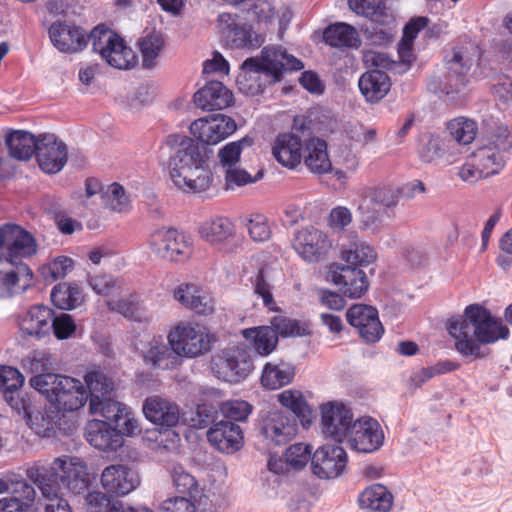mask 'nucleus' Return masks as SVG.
Wrapping results in <instances>:
<instances>
[{
    "instance_id": "obj_1",
    "label": "nucleus",
    "mask_w": 512,
    "mask_h": 512,
    "mask_svg": "<svg viewBox=\"0 0 512 512\" xmlns=\"http://www.w3.org/2000/svg\"><path fill=\"white\" fill-rule=\"evenodd\" d=\"M168 154L167 165L170 178L175 186L187 192L207 190L213 181L209 161L213 149L195 139L181 134H169L160 147V157Z\"/></svg>"
},
{
    "instance_id": "obj_2",
    "label": "nucleus",
    "mask_w": 512,
    "mask_h": 512,
    "mask_svg": "<svg viewBox=\"0 0 512 512\" xmlns=\"http://www.w3.org/2000/svg\"><path fill=\"white\" fill-rule=\"evenodd\" d=\"M53 45L61 52L81 51L91 41L92 49L113 68L128 70L137 64V56L124 39L104 25L96 26L89 35L70 22H56L49 28Z\"/></svg>"
},
{
    "instance_id": "obj_3",
    "label": "nucleus",
    "mask_w": 512,
    "mask_h": 512,
    "mask_svg": "<svg viewBox=\"0 0 512 512\" xmlns=\"http://www.w3.org/2000/svg\"><path fill=\"white\" fill-rule=\"evenodd\" d=\"M447 331L455 340L456 351L464 357L483 359L491 345L509 337V328L483 305L475 303L465 307L462 315L453 316L447 322Z\"/></svg>"
},
{
    "instance_id": "obj_4",
    "label": "nucleus",
    "mask_w": 512,
    "mask_h": 512,
    "mask_svg": "<svg viewBox=\"0 0 512 512\" xmlns=\"http://www.w3.org/2000/svg\"><path fill=\"white\" fill-rule=\"evenodd\" d=\"M28 479L41 491L44 512H72L64 491L80 495L88 489L84 466L78 459L61 456L50 465H34L27 469Z\"/></svg>"
},
{
    "instance_id": "obj_5",
    "label": "nucleus",
    "mask_w": 512,
    "mask_h": 512,
    "mask_svg": "<svg viewBox=\"0 0 512 512\" xmlns=\"http://www.w3.org/2000/svg\"><path fill=\"white\" fill-rule=\"evenodd\" d=\"M30 385L44 395L60 413L77 411L88 400V392L82 382L69 376L36 375L30 378Z\"/></svg>"
},
{
    "instance_id": "obj_6",
    "label": "nucleus",
    "mask_w": 512,
    "mask_h": 512,
    "mask_svg": "<svg viewBox=\"0 0 512 512\" xmlns=\"http://www.w3.org/2000/svg\"><path fill=\"white\" fill-rule=\"evenodd\" d=\"M36 241L31 233L17 224L0 226V265H26L23 259L36 253Z\"/></svg>"
},
{
    "instance_id": "obj_7",
    "label": "nucleus",
    "mask_w": 512,
    "mask_h": 512,
    "mask_svg": "<svg viewBox=\"0 0 512 512\" xmlns=\"http://www.w3.org/2000/svg\"><path fill=\"white\" fill-rule=\"evenodd\" d=\"M303 67L301 60L275 46L263 48L261 59L251 57L241 64L242 70L256 74L265 73L271 76L274 82L279 81L284 73L299 71Z\"/></svg>"
},
{
    "instance_id": "obj_8",
    "label": "nucleus",
    "mask_w": 512,
    "mask_h": 512,
    "mask_svg": "<svg viewBox=\"0 0 512 512\" xmlns=\"http://www.w3.org/2000/svg\"><path fill=\"white\" fill-rule=\"evenodd\" d=\"M214 337L205 327L179 323L168 335V342L177 356L197 357L208 352Z\"/></svg>"
},
{
    "instance_id": "obj_9",
    "label": "nucleus",
    "mask_w": 512,
    "mask_h": 512,
    "mask_svg": "<svg viewBox=\"0 0 512 512\" xmlns=\"http://www.w3.org/2000/svg\"><path fill=\"white\" fill-rule=\"evenodd\" d=\"M253 369L249 351L242 347L223 349L211 359V370L218 378L230 383L245 379Z\"/></svg>"
},
{
    "instance_id": "obj_10",
    "label": "nucleus",
    "mask_w": 512,
    "mask_h": 512,
    "mask_svg": "<svg viewBox=\"0 0 512 512\" xmlns=\"http://www.w3.org/2000/svg\"><path fill=\"white\" fill-rule=\"evenodd\" d=\"M191 238L174 228H160L155 230L149 239L151 251L158 257L181 262L188 259L192 252Z\"/></svg>"
},
{
    "instance_id": "obj_11",
    "label": "nucleus",
    "mask_w": 512,
    "mask_h": 512,
    "mask_svg": "<svg viewBox=\"0 0 512 512\" xmlns=\"http://www.w3.org/2000/svg\"><path fill=\"white\" fill-rule=\"evenodd\" d=\"M512 149V134L507 129H499L491 141L479 147L472 154L482 173L487 177L498 174L506 164Z\"/></svg>"
},
{
    "instance_id": "obj_12",
    "label": "nucleus",
    "mask_w": 512,
    "mask_h": 512,
    "mask_svg": "<svg viewBox=\"0 0 512 512\" xmlns=\"http://www.w3.org/2000/svg\"><path fill=\"white\" fill-rule=\"evenodd\" d=\"M25 381L17 368L0 366V392L9 406L26 421L35 408L27 393L20 390Z\"/></svg>"
},
{
    "instance_id": "obj_13",
    "label": "nucleus",
    "mask_w": 512,
    "mask_h": 512,
    "mask_svg": "<svg viewBox=\"0 0 512 512\" xmlns=\"http://www.w3.org/2000/svg\"><path fill=\"white\" fill-rule=\"evenodd\" d=\"M236 128L233 118L218 113L196 119L190 124L189 130L193 139L210 147L226 139L235 132Z\"/></svg>"
},
{
    "instance_id": "obj_14",
    "label": "nucleus",
    "mask_w": 512,
    "mask_h": 512,
    "mask_svg": "<svg viewBox=\"0 0 512 512\" xmlns=\"http://www.w3.org/2000/svg\"><path fill=\"white\" fill-rule=\"evenodd\" d=\"M354 423L352 411L342 403L329 402L321 407L322 433L326 438L342 443Z\"/></svg>"
},
{
    "instance_id": "obj_15",
    "label": "nucleus",
    "mask_w": 512,
    "mask_h": 512,
    "mask_svg": "<svg viewBox=\"0 0 512 512\" xmlns=\"http://www.w3.org/2000/svg\"><path fill=\"white\" fill-rule=\"evenodd\" d=\"M347 441L352 450L373 453L383 445L384 433L376 419L365 416L355 420Z\"/></svg>"
},
{
    "instance_id": "obj_16",
    "label": "nucleus",
    "mask_w": 512,
    "mask_h": 512,
    "mask_svg": "<svg viewBox=\"0 0 512 512\" xmlns=\"http://www.w3.org/2000/svg\"><path fill=\"white\" fill-rule=\"evenodd\" d=\"M347 460V453L343 447L322 445L311 457V469L320 479H334L344 473Z\"/></svg>"
},
{
    "instance_id": "obj_17",
    "label": "nucleus",
    "mask_w": 512,
    "mask_h": 512,
    "mask_svg": "<svg viewBox=\"0 0 512 512\" xmlns=\"http://www.w3.org/2000/svg\"><path fill=\"white\" fill-rule=\"evenodd\" d=\"M328 279L338 287L344 296L351 299L360 298L369 288L366 273L349 264H331Z\"/></svg>"
},
{
    "instance_id": "obj_18",
    "label": "nucleus",
    "mask_w": 512,
    "mask_h": 512,
    "mask_svg": "<svg viewBox=\"0 0 512 512\" xmlns=\"http://www.w3.org/2000/svg\"><path fill=\"white\" fill-rule=\"evenodd\" d=\"M261 434L275 446L285 445L290 442L298 432V422L295 415L287 411L274 410L262 420Z\"/></svg>"
},
{
    "instance_id": "obj_19",
    "label": "nucleus",
    "mask_w": 512,
    "mask_h": 512,
    "mask_svg": "<svg viewBox=\"0 0 512 512\" xmlns=\"http://www.w3.org/2000/svg\"><path fill=\"white\" fill-rule=\"evenodd\" d=\"M346 319L352 327L358 330L359 336L367 343L378 342L384 333L378 310L373 306L355 304L347 310Z\"/></svg>"
},
{
    "instance_id": "obj_20",
    "label": "nucleus",
    "mask_w": 512,
    "mask_h": 512,
    "mask_svg": "<svg viewBox=\"0 0 512 512\" xmlns=\"http://www.w3.org/2000/svg\"><path fill=\"white\" fill-rule=\"evenodd\" d=\"M140 484L138 472L123 464L107 466L101 475V485L108 494L125 496L134 491Z\"/></svg>"
},
{
    "instance_id": "obj_21",
    "label": "nucleus",
    "mask_w": 512,
    "mask_h": 512,
    "mask_svg": "<svg viewBox=\"0 0 512 512\" xmlns=\"http://www.w3.org/2000/svg\"><path fill=\"white\" fill-rule=\"evenodd\" d=\"M143 363L150 369L168 370L173 367L177 357L171 345L162 336H148L141 340L137 347Z\"/></svg>"
},
{
    "instance_id": "obj_22",
    "label": "nucleus",
    "mask_w": 512,
    "mask_h": 512,
    "mask_svg": "<svg viewBox=\"0 0 512 512\" xmlns=\"http://www.w3.org/2000/svg\"><path fill=\"white\" fill-rule=\"evenodd\" d=\"M89 411L91 414L102 416L106 422L114 423L117 427L122 428L126 436L140 432L138 422L132 411L125 404L113 400L109 396L99 399L95 411Z\"/></svg>"
},
{
    "instance_id": "obj_23",
    "label": "nucleus",
    "mask_w": 512,
    "mask_h": 512,
    "mask_svg": "<svg viewBox=\"0 0 512 512\" xmlns=\"http://www.w3.org/2000/svg\"><path fill=\"white\" fill-rule=\"evenodd\" d=\"M219 21L222 25L221 40L229 48H256L261 45L262 40L250 25L235 21L230 14H221Z\"/></svg>"
},
{
    "instance_id": "obj_24",
    "label": "nucleus",
    "mask_w": 512,
    "mask_h": 512,
    "mask_svg": "<svg viewBox=\"0 0 512 512\" xmlns=\"http://www.w3.org/2000/svg\"><path fill=\"white\" fill-rule=\"evenodd\" d=\"M36 157L43 172L56 174L67 162V146L54 134H41Z\"/></svg>"
},
{
    "instance_id": "obj_25",
    "label": "nucleus",
    "mask_w": 512,
    "mask_h": 512,
    "mask_svg": "<svg viewBox=\"0 0 512 512\" xmlns=\"http://www.w3.org/2000/svg\"><path fill=\"white\" fill-rule=\"evenodd\" d=\"M326 234L314 227L299 230L294 238L295 251L307 262H318L330 248Z\"/></svg>"
},
{
    "instance_id": "obj_26",
    "label": "nucleus",
    "mask_w": 512,
    "mask_h": 512,
    "mask_svg": "<svg viewBox=\"0 0 512 512\" xmlns=\"http://www.w3.org/2000/svg\"><path fill=\"white\" fill-rule=\"evenodd\" d=\"M124 435L122 428L99 419L88 421L85 428L87 441L100 451H117L123 445Z\"/></svg>"
},
{
    "instance_id": "obj_27",
    "label": "nucleus",
    "mask_w": 512,
    "mask_h": 512,
    "mask_svg": "<svg viewBox=\"0 0 512 512\" xmlns=\"http://www.w3.org/2000/svg\"><path fill=\"white\" fill-rule=\"evenodd\" d=\"M143 414L147 420L160 429L176 427L181 420L179 406L160 396L148 397L143 403Z\"/></svg>"
},
{
    "instance_id": "obj_28",
    "label": "nucleus",
    "mask_w": 512,
    "mask_h": 512,
    "mask_svg": "<svg viewBox=\"0 0 512 512\" xmlns=\"http://www.w3.org/2000/svg\"><path fill=\"white\" fill-rule=\"evenodd\" d=\"M210 444L218 451L232 454L240 450L243 445V432L237 423L231 421H217L207 432Z\"/></svg>"
},
{
    "instance_id": "obj_29",
    "label": "nucleus",
    "mask_w": 512,
    "mask_h": 512,
    "mask_svg": "<svg viewBox=\"0 0 512 512\" xmlns=\"http://www.w3.org/2000/svg\"><path fill=\"white\" fill-rule=\"evenodd\" d=\"M51 319V308L45 305H33L20 318L19 328L27 337L42 340L52 332Z\"/></svg>"
},
{
    "instance_id": "obj_30",
    "label": "nucleus",
    "mask_w": 512,
    "mask_h": 512,
    "mask_svg": "<svg viewBox=\"0 0 512 512\" xmlns=\"http://www.w3.org/2000/svg\"><path fill=\"white\" fill-rule=\"evenodd\" d=\"M232 92L220 81H208L194 94V102L202 110H222L233 104Z\"/></svg>"
},
{
    "instance_id": "obj_31",
    "label": "nucleus",
    "mask_w": 512,
    "mask_h": 512,
    "mask_svg": "<svg viewBox=\"0 0 512 512\" xmlns=\"http://www.w3.org/2000/svg\"><path fill=\"white\" fill-rule=\"evenodd\" d=\"M32 280L33 272L28 265L0 269V299L24 293Z\"/></svg>"
},
{
    "instance_id": "obj_32",
    "label": "nucleus",
    "mask_w": 512,
    "mask_h": 512,
    "mask_svg": "<svg viewBox=\"0 0 512 512\" xmlns=\"http://www.w3.org/2000/svg\"><path fill=\"white\" fill-rule=\"evenodd\" d=\"M303 140L294 133L279 134L273 144L272 154L284 167L293 169L302 159Z\"/></svg>"
},
{
    "instance_id": "obj_33",
    "label": "nucleus",
    "mask_w": 512,
    "mask_h": 512,
    "mask_svg": "<svg viewBox=\"0 0 512 512\" xmlns=\"http://www.w3.org/2000/svg\"><path fill=\"white\" fill-rule=\"evenodd\" d=\"M361 94L369 103H378L390 91L391 81L385 71L370 69L358 81Z\"/></svg>"
},
{
    "instance_id": "obj_34",
    "label": "nucleus",
    "mask_w": 512,
    "mask_h": 512,
    "mask_svg": "<svg viewBox=\"0 0 512 512\" xmlns=\"http://www.w3.org/2000/svg\"><path fill=\"white\" fill-rule=\"evenodd\" d=\"M5 142L11 157L17 160H28L34 154L36 155L40 136L24 130H12L5 136Z\"/></svg>"
},
{
    "instance_id": "obj_35",
    "label": "nucleus",
    "mask_w": 512,
    "mask_h": 512,
    "mask_svg": "<svg viewBox=\"0 0 512 512\" xmlns=\"http://www.w3.org/2000/svg\"><path fill=\"white\" fill-rule=\"evenodd\" d=\"M174 298L198 314L208 315L214 311L212 298L204 294L193 284H181L178 286L174 291Z\"/></svg>"
},
{
    "instance_id": "obj_36",
    "label": "nucleus",
    "mask_w": 512,
    "mask_h": 512,
    "mask_svg": "<svg viewBox=\"0 0 512 512\" xmlns=\"http://www.w3.org/2000/svg\"><path fill=\"white\" fill-rule=\"evenodd\" d=\"M60 414L53 406L45 410L34 408L26 423L38 436L51 437L55 435L56 429L62 430Z\"/></svg>"
},
{
    "instance_id": "obj_37",
    "label": "nucleus",
    "mask_w": 512,
    "mask_h": 512,
    "mask_svg": "<svg viewBox=\"0 0 512 512\" xmlns=\"http://www.w3.org/2000/svg\"><path fill=\"white\" fill-rule=\"evenodd\" d=\"M324 42L335 48H358L361 41L357 30L346 23L329 25L323 32Z\"/></svg>"
},
{
    "instance_id": "obj_38",
    "label": "nucleus",
    "mask_w": 512,
    "mask_h": 512,
    "mask_svg": "<svg viewBox=\"0 0 512 512\" xmlns=\"http://www.w3.org/2000/svg\"><path fill=\"white\" fill-rule=\"evenodd\" d=\"M304 163L315 174H325L332 170V163L327 153V143L320 138H310L306 143Z\"/></svg>"
},
{
    "instance_id": "obj_39",
    "label": "nucleus",
    "mask_w": 512,
    "mask_h": 512,
    "mask_svg": "<svg viewBox=\"0 0 512 512\" xmlns=\"http://www.w3.org/2000/svg\"><path fill=\"white\" fill-rule=\"evenodd\" d=\"M359 506L369 512H388L393 504L391 492L382 484L367 487L358 497Z\"/></svg>"
},
{
    "instance_id": "obj_40",
    "label": "nucleus",
    "mask_w": 512,
    "mask_h": 512,
    "mask_svg": "<svg viewBox=\"0 0 512 512\" xmlns=\"http://www.w3.org/2000/svg\"><path fill=\"white\" fill-rule=\"evenodd\" d=\"M282 406L287 408L289 414L295 415L296 422L300 421L304 428L312 423V409L307 404L303 394L297 390H284L278 396Z\"/></svg>"
},
{
    "instance_id": "obj_41",
    "label": "nucleus",
    "mask_w": 512,
    "mask_h": 512,
    "mask_svg": "<svg viewBox=\"0 0 512 512\" xmlns=\"http://www.w3.org/2000/svg\"><path fill=\"white\" fill-rule=\"evenodd\" d=\"M200 236L211 244L223 243L235 233V226L230 219L223 216L211 218L199 227Z\"/></svg>"
},
{
    "instance_id": "obj_42",
    "label": "nucleus",
    "mask_w": 512,
    "mask_h": 512,
    "mask_svg": "<svg viewBox=\"0 0 512 512\" xmlns=\"http://www.w3.org/2000/svg\"><path fill=\"white\" fill-rule=\"evenodd\" d=\"M295 377V367L286 362L272 364L268 362L262 371L261 384L271 390L290 384Z\"/></svg>"
},
{
    "instance_id": "obj_43",
    "label": "nucleus",
    "mask_w": 512,
    "mask_h": 512,
    "mask_svg": "<svg viewBox=\"0 0 512 512\" xmlns=\"http://www.w3.org/2000/svg\"><path fill=\"white\" fill-rule=\"evenodd\" d=\"M349 8L373 23H388L393 13L388 9L386 0H348Z\"/></svg>"
},
{
    "instance_id": "obj_44",
    "label": "nucleus",
    "mask_w": 512,
    "mask_h": 512,
    "mask_svg": "<svg viewBox=\"0 0 512 512\" xmlns=\"http://www.w3.org/2000/svg\"><path fill=\"white\" fill-rule=\"evenodd\" d=\"M87 386L89 410H94L98 405V400L106 396L114 390L113 380L100 370L89 371L85 375Z\"/></svg>"
},
{
    "instance_id": "obj_45",
    "label": "nucleus",
    "mask_w": 512,
    "mask_h": 512,
    "mask_svg": "<svg viewBox=\"0 0 512 512\" xmlns=\"http://www.w3.org/2000/svg\"><path fill=\"white\" fill-rule=\"evenodd\" d=\"M242 334L246 340L252 341L255 351L261 356H267L276 348L277 333L270 326H259L244 329Z\"/></svg>"
},
{
    "instance_id": "obj_46",
    "label": "nucleus",
    "mask_w": 512,
    "mask_h": 512,
    "mask_svg": "<svg viewBox=\"0 0 512 512\" xmlns=\"http://www.w3.org/2000/svg\"><path fill=\"white\" fill-rule=\"evenodd\" d=\"M51 301L61 310H72L84 300L81 288L77 284L59 283L55 285L50 294Z\"/></svg>"
},
{
    "instance_id": "obj_47",
    "label": "nucleus",
    "mask_w": 512,
    "mask_h": 512,
    "mask_svg": "<svg viewBox=\"0 0 512 512\" xmlns=\"http://www.w3.org/2000/svg\"><path fill=\"white\" fill-rule=\"evenodd\" d=\"M342 259L352 266H366L376 259V252L372 246L354 237L347 246L341 250Z\"/></svg>"
},
{
    "instance_id": "obj_48",
    "label": "nucleus",
    "mask_w": 512,
    "mask_h": 512,
    "mask_svg": "<svg viewBox=\"0 0 512 512\" xmlns=\"http://www.w3.org/2000/svg\"><path fill=\"white\" fill-rule=\"evenodd\" d=\"M447 131L459 145H468L476 138L478 126L472 119L458 117L448 122Z\"/></svg>"
},
{
    "instance_id": "obj_49",
    "label": "nucleus",
    "mask_w": 512,
    "mask_h": 512,
    "mask_svg": "<svg viewBox=\"0 0 512 512\" xmlns=\"http://www.w3.org/2000/svg\"><path fill=\"white\" fill-rule=\"evenodd\" d=\"M183 421L189 426L203 429L208 427L210 424L217 422V410L216 407L211 403H200L196 408L189 413L182 414Z\"/></svg>"
},
{
    "instance_id": "obj_50",
    "label": "nucleus",
    "mask_w": 512,
    "mask_h": 512,
    "mask_svg": "<svg viewBox=\"0 0 512 512\" xmlns=\"http://www.w3.org/2000/svg\"><path fill=\"white\" fill-rule=\"evenodd\" d=\"M74 268V261L68 256H58L40 268V274L46 282L63 279Z\"/></svg>"
},
{
    "instance_id": "obj_51",
    "label": "nucleus",
    "mask_w": 512,
    "mask_h": 512,
    "mask_svg": "<svg viewBox=\"0 0 512 512\" xmlns=\"http://www.w3.org/2000/svg\"><path fill=\"white\" fill-rule=\"evenodd\" d=\"M275 329L277 337H296L309 334L306 323L285 316H275L271 320V326Z\"/></svg>"
},
{
    "instance_id": "obj_52",
    "label": "nucleus",
    "mask_w": 512,
    "mask_h": 512,
    "mask_svg": "<svg viewBox=\"0 0 512 512\" xmlns=\"http://www.w3.org/2000/svg\"><path fill=\"white\" fill-rule=\"evenodd\" d=\"M459 367L460 364L458 362L451 360H440L435 365L423 367L419 371L415 372L411 379L415 386L420 387L433 377L455 371Z\"/></svg>"
},
{
    "instance_id": "obj_53",
    "label": "nucleus",
    "mask_w": 512,
    "mask_h": 512,
    "mask_svg": "<svg viewBox=\"0 0 512 512\" xmlns=\"http://www.w3.org/2000/svg\"><path fill=\"white\" fill-rule=\"evenodd\" d=\"M252 144L253 139L249 136L225 144L218 152L220 163L226 169L236 165L243 149Z\"/></svg>"
},
{
    "instance_id": "obj_54",
    "label": "nucleus",
    "mask_w": 512,
    "mask_h": 512,
    "mask_svg": "<svg viewBox=\"0 0 512 512\" xmlns=\"http://www.w3.org/2000/svg\"><path fill=\"white\" fill-rule=\"evenodd\" d=\"M395 28V17L392 15V20L388 23L371 22V25L365 28L364 34L372 44L382 46L392 40Z\"/></svg>"
},
{
    "instance_id": "obj_55",
    "label": "nucleus",
    "mask_w": 512,
    "mask_h": 512,
    "mask_svg": "<svg viewBox=\"0 0 512 512\" xmlns=\"http://www.w3.org/2000/svg\"><path fill=\"white\" fill-rule=\"evenodd\" d=\"M222 419L219 421H231L233 423L245 421L252 412V406L243 400L227 401L219 407Z\"/></svg>"
},
{
    "instance_id": "obj_56",
    "label": "nucleus",
    "mask_w": 512,
    "mask_h": 512,
    "mask_svg": "<svg viewBox=\"0 0 512 512\" xmlns=\"http://www.w3.org/2000/svg\"><path fill=\"white\" fill-rule=\"evenodd\" d=\"M139 48L142 54V65L149 69L156 64V59L163 48V40L158 35H147L139 42Z\"/></svg>"
},
{
    "instance_id": "obj_57",
    "label": "nucleus",
    "mask_w": 512,
    "mask_h": 512,
    "mask_svg": "<svg viewBox=\"0 0 512 512\" xmlns=\"http://www.w3.org/2000/svg\"><path fill=\"white\" fill-rule=\"evenodd\" d=\"M52 332L59 340L70 338L76 330L73 317L67 313L56 314L52 309Z\"/></svg>"
},
{
    "instance_id": "obj_58",
    "label": "nucleus",
    "mask_w": 512,
    "mask_h": 512,
    "mask_svg": "<svg viewBox=\"0 0 512 512\" xmlns=\"http://www.w3.org/2000/svg\"><path fill=\"white\" fill-rule=\"evenodd\" d=\"M448 65L449 77L460 78V83L464 84L463 77L470 71L472 59L462 48H458L453 50V56Z\"/></svg>"
},
{
    "instance_id": "obj_59",
    "label": "nucleus",
    "mask_w": 512,
    "mask_h": 512,
    "mask_svg": "<svg viewBox=\"0 0 512 512\" xmlns=\"http://www.w3.org/2000/svg\"><path fill=\"white\" fill-rule=\"evenodd\" d=\"M254 293L262 298L263 304L269 310H276V303L272 294V285L268 282L264 270H259L252 278Z\"/></svg>"
},
{
    "instance_id": "obj_60",
    "label": "nucleus",
    "mask_w": 512,
    "mask_h": 512,
    "mask_svg": "<svg viewBox=\"0 0 512 512\" xmlns=\"http://www.w3.org/2000/svg\"><path fill=\"white\" fill-rule=\"evenodd\" d=\"M173 482L177 491L185 496L195 498L198 494V484L196 479L184 471L182 467H177L173 472Z\"/></svg>"
},
{
    "instance_id": "obj_61",
    "label": "nucleus",
    "mask_w": 512,
    "mask_h": 512,
    "mask_svg": "<svg viewBox=\"0 0 512 512\" xmlns=\"http://www.w3.org/2000/svg\"><path fill=\"white\" fill-rule=\"evenodd\" d=\"M311 446L304 443H295L291 445L285 452V458L290 467L301 469L309 459L311 460Z\"/></svg>"
},
{
    "instance_id": "obj_62",
    "label": "nucleus",
    "mask_w": 512,
    "mask_h": 512,
    "mask_svg": "<svg viewBox=\"0 0 512 512\" xmlns=\"http://www.w3.org/2000/svg\"><path fill=\"white\" fill-rule=\"evenodd\" d=\"M247 229L254 242H265L271 237V229L264 215H252L247 221Z\"/></svg>"
},
{
    "instance_id": "obj_63",
    "label": "nucleus",
    "mask_w": 512,
    "mask_h": 512,
    "mask_svg": "<svg viewBox=\"0 0 512 512\" xmlns=\"http://www.w3.org/2000/svg\"><path fill=\"white\" fill-rule=\"evenodd\" d=\"M369 197L371 202L379 204L386 208L396 206L398 202V190L392 186H376L370 190Z\"/></svg>"
},
{
    "instance_id": "obj_64",
    "label": "nucleus",
    "mask_w": 512,
    "mask_h": 512,
    "mask_svg": "<svg viewBox=\"0 0 512 512\" xmlns=\"http://www.w3.org/2000/svg\"><path fill=\"white\" fill-rule=\"evenodd\" d=\"M189 496L168 498L162 502L159 512H196V506Z\"/></svg>"
}]
</instances>
